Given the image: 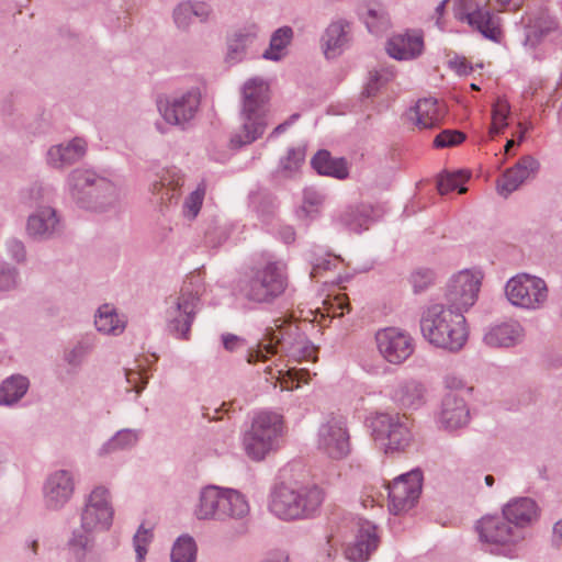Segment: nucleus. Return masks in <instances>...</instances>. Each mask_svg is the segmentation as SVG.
<instances>
[{
	"label": "nucleus",
	"instance_id": "obj_1",
	"mask_svg": "<svg viewBox=\"0 0 562 562\" xmlns=\"http://www.w3.org/2000/svg\"><path fill=\"white\" fill-rule=\"evenodd\" d=\"M270 89L260 77L247 79L240 88L239 130L232 136L231 145L239 148L252 144L265 134L269 123Z\"/></svg>",
	"mask_w": 562,
	"mask_h": 562
},
{
	"label": "nucleus",
	"instance_id": "obj_2",
	"mask_svg": "<svg viewBox=\"0 0 562 562\" xmlns=\"http://www.w3.org/2000/svg\"><path fill=\"white\" fill-rule=\"evenodd\" d=\"M420 330L429 344L451 352L461 350L468 340L463 313L443 303H432L424 310Z\"/></svg>",
	"mask_w": 562,
	"mask_h": 562
},
{
	"label": "nucleus",
	"instance_id": "obj_3",
	"mask_svg": "<svg viewBox=\"0 0 562 562\" xmlns=\"http://www.w3.org/2000/svg\"><path fill=\"white\" fill-rule=\"evenodd\" d=\"M278 348L286 357L301 361L314 357L315 347L297 325L286 321L274 319V327L266 330V339L248 349V363L265 362L269 356L276 355Z\"/></svg>",
	"mask_w": 562,
	"mask_h": 562
},
{
	"label": "nucleus",
	"instance_id": "obj_4",
	"mask_svg": "<svg viewBox=\"0 0 562 562\" xmlns=\"http://www.w3.org/2000/svg\"><path fill=\"white\" fill-rule=\"evenodd\" d=\"M66 190L81 209L93 212L113 210L120 201V189L111 180L91 169L77 168L66 179Z\"/></svg>",
	"mask_w": 562,
	"mask_h": 562
},
{
	"label": "nucleus",
	"instance_id": "obj_5",
	"mask_svg": "<svg viewBox=\"0 0 562 562\" xmlns=\"http://www.w3.org/2000/svg\"><path fill=\"white\" fill-rule=\"evenodd\" d=\"M204 290L200 274H191L186 278L179 292L166 299V325L175 338L190 339L191 326L202 307L201 296Z\"/></svg>",
	"mask_w": 562,
	"mask_h": 562
},
{
	"label": "nucleus",
	"instance_id": "obj_6",
	"mask_svg": "<svg viewBox=\"0 0 562 562\" xmlns=\"http://www.w3.org/2000/svg\"><path fill=\"white\" fill-rule=\"evenodd\" d=\"M323 499V491L316 485L280 484L271 492L269 509L283 520L308 518L316 513Z\"/></svg>",
	"mask_w": 562,
	"mask_h": 562
},
{
	"label": "nucleus",
	"instance_id": "obj_7",
	"mask_svg": "<svg viewBox=\"0 0 562 562\" xmlns=\"http://www.w3.org/2000/svg\"><path fill=\"white\" fill-rule=\"evenodd\" d=\"M289 285L286 265L282 261H268L252 270L243 281L240 293L247 301L270 304L280 297Z\"/></svg>",
	"mask_w": 562,
	"mask_h": 562
},
{
	"label": "nucleus",
	"instance_id": "obj_8",
	"mask_svg": "<svg viewBox=\"0 0 562 562\" xmlns=\"http://www.w3.org/2000/svg\"><path fill=\"white\" fill-rule=\"evenodd\" d=\"M282 435V416L269 411L259 412L254 416L250 428L244 434L245 452L250 459L261 461L278 447Z\"/></svg>",
	"mask_w": 562,
	"mask_h": 562
},
{
	"label": "nucleus",
	"instance_id": "obj_9",
	"mask_svg": "<svg viewBox=\"0 0 562 562\" xmlns=\"http://www.w3.org/2000/svg\"><path fill=\"white\" fill-rule=\"evenodd\" d=\"M371 427L374 439L384 442L386 453L404 451L413 441V423L406 414L379 413Z\"/></svg>",
	"mask_w": 562,
	"mask_h": 562
},
{
	"label": "nucleus",
	"instance_id": "obj_10",
	"mask_svg": "<svg viewBox=\"0 0 562 562\" xmlns=\"http://www.w3.org/2000/svg\"><path fill=\"white\" fill-rule=\"evenodd\" d=\"M201 104L199 88L176 92L157 99V109L167 124L186 130L196 116Z\"/></svg>",
	"mask_w": 562,
	"mask_h": 562
},
{
	"label": "nucleus",
	"instance_id": "obj_11",
	"mask_svg": "<svg viewBox=\"0 0 562 562\" xmlns=\"http://www.w3.org/2000/svg\"><path fill=\"white\" fill-rule=\"evenodd\" d=\"M505 295L512 305L528 311H536L546 304L548 286L544 280L539 277L529 273H518L506 282Z\"/></svg>",
	"mask_w": 562,
	"mask_h": 562
},
{
	"label": "nucleus",
	"instance_id": "obj_12",
	"mask_svg": "<svg viewBox=\"0 0 562 562\" xmlns=\"http://www.w3.org/2000/svg\"><path fill=\"white\" fill-rule=\"evenodd\" d=\"M476 528L480 540L491 546L492 553L507 557L514 555L513 546L525 538L522 530L510 526L505 517H484L479 521Z\"/></svg>",
	"mask_w": 562,
	"mask_h": 562
},
{
	"label": "nucleus",
	"instance_id": "obj_13",
	"mask_svg": "<svg viewBox=\"0 0 562 562\" xmlns=\"http://www.w3.org/2000/svg\"><path fill=\"white\" fill-rule=\"evenodd\" d=\"M114 508L108 487L98 485L86 496L80 512V522L95 532L110 530L113 524Z\"/></svg>",
	"mask_w": 562,
	"mask_h": 562
},
{
	"label": "nucleus",
	"instance_id": "obj_14",
	"mask_svg": "<svg viewBox=\"0 0 562 562\" xmlns=\"http://www.w3.org/2000/svg\"><path fill=\"white\" fill-rule=\"evenodd\" d=\"M454 16L479 31L485 38L497 42L501 29L497 18L482 0H453Z\"/></svg>",
	"mask_w": 562,
	"mask_h": 562
},
{
	"label": "nucleus",
	"instance_id": "obj_15",
	"mask_svg": "<svg viewBox=\"0 0 562 562\" xmlns=\"http://www.w3.org/2000/svg\"><path fill=\"white\" fill-rule=\"evenodd\" d=\"M317 449L334 460H341L350 452V436L342 416H328L318 427Z\"/></svg>",
	"mask_w": 562,
	"mask_h": 562
},
{
	"label": "nucleus",
	"instance_id": "obj_16",
	"mask_svg": "<svg viewBox=\"0 0 562 562\" xmlns=\"http://www.w3.org/2000/svg\"><path fill=\"white\" fill-rule=\"evenodd\" d=\"M481 281L479 271L465 269L453 274L447 284L446 305L464 313L476 302Z\"/></svg>",
	"mask_w": 562,
	"mask_h": 562
},
{
	"label": "nucleus",
	"instance_id": "obj_17",
	"mask_svg": "<svg viewBox=\"0 0 562 562\" xmlns=\"http://www.w3.org/2000/svg\"><path fill=\"white\" fill-rule=\"evenodd\" d=\"M423 485V473L419 469L401 474L387 486L390 510L400 515L413 508L417 503Z\"/></svg>",
	"mask_w": 562,
	"mask_h": 562
},
{
	"label": "nucleus",
	"instance_id": "obj_18",
	"mask_svg": "<svg viewBox=\"0 0 562 562\" xmlns=\"http://www.w3.org/2000/svg\"><path fill=\"white\" fill-rule=\"evenodd\" d=\"M375 342L380 355L392 364L405 362L415 350L413 337L398 327H386L378 330Z\"/></svg>",
	"mask_w": 562,
	"mask_h": 562
},
{
	"label": "nucleus",
	"instance_id": "obj_19",
	"mask_svg": "<svg viewBox=\"0 0 562 562\" xmlns=\"http://www.w3.org/2000/svg\"><path fill=\"white\" fill-rule=\"evenodd\" d=\"M74 493L75 479L72 473L63 469L55 470L43 482V505L49 512H59L70 502Z\"/></svg>",
	"mask_w": 562,
	"mask_h": 562
},
{
	"label": "nucleus",
	"instance_id": "obj_20",
	"mask_svg": "<svg viewBox=\"0 0 562 562\" xmlns=\"http://www.w3.org/2000/svg\"><path fill=\"white\" fill-rule=\"evenodd\" d=\"M561 33L559 19L547 8H541L528 14L522 45L528 49H536L548 37L559 36Z\"/></svg>",
	"mask_w": 562,
	"mask_h": 562
},
{
	"label": "nucleus",
	"instance_id": "obj_21",
	"mask_svg": "<svg viewBox=\"0 0 562 562\" xmlns=\"http://www.w3.org/2000/svg\"><path fill=\"white\" fill-rule=\"evenodd\" d=\"M63 228L61 217L55 207L38 206L27 216L25 232L32 240L45 243L60 236Z\"/></svg>",
	"mask_w": 562,
	"mask_h": 562
},
{
	"label": "nucleus",
	"instance_id": "obj_22",
	"mask_svg": "<svg viewBox=\"0 0 562 562\" xmlns=\"http://www.w3.org/2000/svg\"><path fill=\"white\" fill-rule=\"evenodd\" d=\"M540 164L531 155L522 156L512 168H508L497 181V192L508 196L525 181L533 178L539 171Z\"/></svg>",
	"mask_w": 562,
	"mask_h": 562
},
{
	"label": "nucleus",
	"instance_id": "obj_23",
	"mask_svg": "<svg viewBox=\"0 0 562 562\" xmlns=\"http://www.w3.org/2000/svg\"><path fill=\"white\" fill-rule=\"evenodd\" d=\"M470 411L463 397L457 393H447L441 402L437 423L440 428L452 431L468 425Z\"/></svg>",
	"mask_w": 562,
	"mask_h": 562
},
{
	"label": "nucleus",
	"instance_id": "obj_24",
	"mask_svg": "<svg viewBox=\"0 0 562 562\" xmlns=\"http://www.w3.org/2000/svg\"><path fill=\"white\" fill-rule=\"evenodd\" d=\"M355 541L345 549V555L352 562H364L378 549L376 527L368 520L360 519Z\"/></svg>",
	"mask_w": 562,
	"mask_h": 562
},
{
	"label": "nucleus",
	"instance_id": "obj_25",
	"mask_svg": "<svg viewBox=\"0 0 562 562\" xmlns=\"http://www.w3.org/2000/svg\"><path fill=\"white\" fill-rule=\"evenodd\" d=\"M88 143L82 137H74L69 142L49 147L46 154L47 164L55 169H63L80 161L87 154Z\"/></svg>",
	"mask_w": 562,
	"mask_h": 562
},
{
	"label": "nucleus",
	"instance_id": "obj_26",
	"mask_svg": "<svg viewBox=\"0 0 562 562\" xmlns=\"http://www.w3.org/2000/svg\"><path fill=\"white\" fill-rule=\"evenodd\" d=\"M193 513L199 520L223 522V487L217 485L203 487L199 493Z\"/></svg>",
	"mask_w": 562,
	"mask_h": 562
},
{
	"label": "nucleus",
	"instance_id": "obj_27",
	"mask_svg": "<svg viewBox=\"0 0 562 562\" xmlns=\"http://www.w3.org/2000/svg\"><path fill=\"white\" fill-rule=\"evenodd\" d=\"M503 515L515 528L521 530L538 519L540 508L530 497H516L503 507Z\"/></svg>",
	"mask_w": 562,
	"mask_h": 562
},
{
	"label": "nucleus",
	"instance_id": "obj_28",
	"mask_svg": "<svg viewBox=\"0 0 562 562\" xmlns=\"http://www.w3.org/2000/svg\"><path fill=\"white\" fill-rule=\"evenodd\" d=\"M524 337V327L516 321H509L491 326L483 339L493 348H510L522 342Z\"/></svg>",
	"mask_w": 562,
	"mask_h": 562
},
{
	"label": "nucleus",
	"instance_id": "obj_29",
	"mask_svg": "<svg viewBox=\"0 0 562 562\" xmlns=\"http://www.w3.org/2000/svg\"><path fill=\"white\" fill-rule=\"evenodd\" d=\"M423 36L416 31L393 35L386 43L387 54L397 60L414 59L423 53Z\"/></svg>",
	"mask_w": 562,
	"mask_h": 562
},
{
	"label": "nucleus",
	"instance_id": "obj_30",
	"mask_svg": "<svg viewBox=\"0 0 562 562\" xmlns=\"http://www.w3.org/2000/svg\"><path fill=\"white\" fill-rule=\"evenodd\" d=\"M426 389L417 380L400 381L391 393V400L401 409H418L425 404Z\"/></svg>",
	"mask_w": 562,
	"mask_h": 562
},
{
	"label": "nucleus",
	"instance_id": "obj_31",
	"mask_svg": "<svg viewBox=\"0 0 562 562\" xmlns=\"http://www.w3.org/2000/svg\"><path fill=\"white\" fill-rule=\"evenodd\" d=\"M372 221V207L367 204L347 206L333 218L336 226L358 234L367 231Z\"/></svg>",
	"mask_w": 562,
	"mask_h": 562
},
{
	"label": "nucleus",
	"instance_id": "obj_32",
	"mask_svg": "<svg viewBox=\"0 0 562 562\" xmlns=\"http://www.w3.org/2000/svg\"><path fill=\"white\" fill-rule=\"evenodd\" d=\"M350 24L344 20L330 23L322 36V45L326 58L339 56L350 41Z\"/></svg>",
	"mask_w": 562,
	"mask_h": 562
},
{
	"label": "nucleus",
	"instance_id": "obj_33",
	"mask_svg": "<svg viewBox=\"0 0 562 562\" xmlns=\"http://www.w3.org/2000/svg\"><path fill=\"white\" fill-rule=\"evenodd\" d=\"M212 13V8L204 1H182L173 9L172 18L176 26L181 31H188L194 19L206 22Z\"/></svg>",
	"mask_w": 562,
	"mask_h": 562
},
{
	"label": "nucleus",
	"instance_id": "obj_34",
	"mask_svg": "<svg viewBox=\"0 0 562 562\" xmlns=\"http://www.w3.org/2000/svg\"><path fill=\"white\" fill-rule=\"evenodd\" d=\"M186 182L182 171L176 167L166 169L159 180L153 183V193L159 196L161 203H171L180 195V190Z\"/></svg>",
	"mask_w": 562,
	"mask_h": 562
},
{
	"label": "nucleus",
	"instance_id": "obj_35",
	"mask_svg": "<svg viewBox=\"0 0 562 562\" xmlns=\"http://www.w3.org/2000/svg\"><path fill=\"white\" fill-rule=\"evenodd\" d=\"M140 436L139 429H120L95 450V456L105 459L114 453L131 450L138 443Z\"/></svg>",
	"mask_w": 562,
	"mask_h": 562
},
{
	"label": "nucleus",
	"instance_id": "obj_36",
	"mask_svg": "<svg viewBox=\"0 0 562 562\" xmlns=\"http://www.w3.org/2000/svg\"><path fill=\"white\" fill-rule=\"evenodd\" d=\"M127 317L111 304H102L94 314V326L103 335L120 336L126 328Z\"/></svg>",
	"mask_w": 562,
	"mask_h": 562
},
{
	"label": "nucleus",
	"instance_id": "obj_37",
	"mask_svg": "<svg viewBox=\"0 0 562 562\" xmlns=\"http://www.w3.org/2000/svg\"><path fill=\"white\" fill-rule=\"evenodd\" d=\"M443 116V109L434 98L418 100L411 111V120L414 121L419 128H432L440 124Z\"/></svg>",
	"mask_w": 562,
	"mask_h": 562
},
{
	"label": "nucleus",
	"instance_id": "obj_38",
	"mask_svg": "<svg viewBox=\"0 0 562 562\" xmlns=\"http://www.w3.org/2000/svg\"><path fill=\"white\" fill-rule=\"evenodd\" d=\"M313 169L323 176L344 180L349 176V164L342 157H333L328 150H318L311 160Z\"/></svg>",
	"mask_w": 562,
	"mask_h": 562
},
{
	"label": "nucleus",
	"instance_id": "obj_39",
	"mask_svg": "<svg viewBox=\"0 0 562 562\" xmlns=\"http://www.w3.org/2000/svg\"><path fill=\"white\" fill-rule=\"evenodd\" d=\"M250 512L246 496L235 488L223 487V522L243 520Z\"/></svg>",
	"mask_w": 562,
	"mask_h": 562
},
{
	"label": "nucleus",
	"instance_id": "obj_40",
	"mask_svg": "<svg viewBox=\"0 0 562 562\" xmlns=\"http://www.w3.org/2000/svg\"><path fill=\"white\" fill-rule=\"evenodd\" d=\"M98 532L88 530L80 522V526L74 528L67 539V549L77 562H82L87 554L91 552L95 543Z\"/></svg>",
	"mask_w": 562,
	"mask_h": 562
},
{
	"label": "nucleus",
	"instance_id": "obj_41",
	"mask_svg": "<svg viewBox=\"0 0 562 562\" xmlns=\"http://www.w3.org/2000/svg\"><path fill=\"white\" fill-rule=\"evenodd\" d=\"M30 381L25 375L12 374L0 385V406H13L27 392Z\"/></svg>",
	"mask_w": 562,
	"mask_h": 562
},
{
	"label": "nucleus",
	"instance_id": "obj_42",
	"mask_svg": "<svg viewBox=\"0 0 562 562\" xmlns=\"http://www.w3.org/2000/svg\"><path fill=\"white\" fill-rule=\"evenodd\" d=\"M256 34L250 31L235 32L227 41L226 61L231 65L241 61L247 49L255 42Z\"/></svg>",
	"mask_w": 562,
	"mask_h": 562
},
{
	"label": "nucleus",
	"instance_id": "obj_43",
	"mask_svg": "<svg viewBox=\"0 0 562 562\" xmlns=\"http://www.w3.org/2000/svg\"><path fill=\"white\" fill-rule=\"evenodd\" d=\"M293 38V30L290 26H282L276 30L270 38L269 48L265 50L262 57L268 60L279 61L286 54V47Z\"/></svg>",
	"mask_w": 562,
	"mask_h": 562
},
{
	"label": "nucleus",
	"instance_id": "obj_44",
	"mask_svg": "<svg viewBox=\"0 0 562 562\" xmlns=\"http://www.w3.org/2000/svg\"><path fill=\"white\" fill-rule=\"evenodd\" d=\"M361 19L368 31L375 36L386 33L391 27L389 12L380 4L368 8Z\"/></svg>",
	"mask_w": 562,
	"mask_h": 562
},
{
	"label": "nucleus",
	"instance_id": "obj_45",
	"mask_svg": "<svg viewBox=\"0 0 562 562\" xmlns=\"http://www.w3.org/2000/svg\"><path fill=\"white\" fill-rule=\"evenodd\" d=\"M198 546L193 537L188 533L179 536L172 544L171 562H195Z\"/></svg>",
	"mask_w": 562,
	"mask_h": 562
},
{
	"label": "nucleus",
	"instance_id": "obj_46",
	"mask_svg": "<svg viewBox=\"0 0 562 562\" xmlns=\"http://www.w3.org/2000/svg\"><path fill=\"white\" fill-rule=\"evenodd\" d=\"M323 204V195L319 191L314 188H306L303 191L302 205L297 210L296 214L300 218H314Z\"/></svg>",
	"mask_w": 562,
	"mask_h": 562
},
{
	"label": "nucleus",
	"instance_id": "obj_47",
	"mask_svg": "<svg viewBox=\"0 0 562 562\" xmlns=\"http://www.w3.org/2000/svg\"><path fill=\"white\" fill-rule=\"evenodd\" d=\"M305 160L304 148H290L284 158L280 160L279 172L286 178L294 177Z\"/></svg>",
	"mask_w": 562,
	"mask_h": 562
},
{
	"label": "nucleus",
	"instance_id": "obj_48",
	"mask_svg": "<svg viewBox=\"0 0 562 562\" xmlns=\"http://www.w3.org/2000/svg\"><path fill=\"white\" fill-rule=\"evenodd\" d=\"M509 111L510 106L505 99L498 98L493 104L492 124L488 131L491 137L499 134L501 131L507 126Z\"/></svg>",
	"mask_w": 562,
	"mask_h": 562
},
{
	"label": "nucleus",
	"instance_id": "obj_49",
	"mask_svg": "<svg viewBox=\"0 0 562 562\" xmlns=\"http://www.w3.org/2000/svg\"><path fill=\"white\" fill-rule=\"evenodd\" d=\"M91 350L92 344L88 339H81L64 351V360L71 368H79Z\"/></svg>",
	"mask_w": 562,
	"mask_h": 562
},
{
	"label": "nucleus",
	"instance_id": "obj_50",
	"mask_svg": "<svg viewBox=\"0 0 562 562\" xmlns=\"http://www.w3.org/2000/svg\"><path fill=\"white\" fill-rule=\"evenodd\" d=\"M55 191L53 187L43 183L33 184L27 194L30 206H52L49 203L53 201Z\"/></svg>",
	"mask_w": 562,
	"mask_h": 562
},
{
	"label": "nucleus",
	"instance_id": "obj_51",
	"mask_svg": "<svg viewBox=\"0 0 562 562\" xmlns=\"http://www.w3.org/2000/svg\"><path fill=\"white\" fill-rule=\"evenodd\" d=\"M468 177H465L462 171L457 173H447L441 176L438 179L437 188L440 194H447L454 190H458L460 194L465 193L467 188L462 186V182L465 181Z\"/></svg>",
	"mask_w": 562,
	"mask_h": 562
},
{
	"label": "nucleus",
	"instance_id": "obj_52",
	"mask_svg": "<svg viewBox=\"0 0 562 562\" xmlns=\"http://www.w3.org/2000/svg\"><path fill=\"white\" fill-rule=\"evenodd\" d=\"M392 78L393 71L387 68L371 71L363 94L368 98L374 97Z\"/></svg>",
	"mask_w": 562,
	"mask_h": 562
},
{
	"label": "nucleus",
	"instance_id": "obj_53",
	"mask_svg": "<svg viewBox=\"0 0 562 562\" xmlns=\"http://www.w3.org/2000/svg\"><path fill=\"white\" fill-rule=\"evenodd\" d=\"M204 194V188L198 187L186 198L183 203V215L188 220H193L198 216L203 203Z\"/></svg>",
	"mask_w": 562,
	"mask_h": 562
},
{
	"label": "nucleus",
	"instance_id": "obj_54",
	"mask_svg": "<svg viewBox=\"0 0 562 562\" xmlns=\"http://www.w3.org/2000/svg\"><path fill=\"white\" fill-rule=\"evenodd\" d=\"M19 271L8 262L0 263V293L9 292L18 286Z\"/></svg>",
	"mask_w": 562,
	"mask_h": 562
},
{
	"label": "nucleus",
	"instance_id": "obj_55",
	"mask_svg": "<svg viewBox=\"0 0 562 562\" xmlns=\"http://www.w3.org/2000/svg\"><path fill=\"white\" fill-rule=\"evenodd\" d=\"M434 281L435 272L428 268H418L411 274V283L415 293L427 290Z\"/></svg>",
	"mask_w": 562,
	"mask_h": 562
},
{
	"label": "nucleus",
	"instance_id": "obj_56",
	"mask_svg": "<svg viewBox=\"0 0 562 562\" xmlns=\"http://www.w3.org/2000/svg\"><path fill=\"white\" fill-rule=\"evenodd\" d=\"M464 139L465 135L462 132L445 130L435 137L434 145L438 148L451 147L461 144Z\"/></svg>",
	"mask_w": 562,
	"mask_h": 562
},
{
	"label": "nucleus",
	"instance_id": "obj_57",
	"mask_svg": "<svg viewBox=\"0 0 562 562\" xmlns=\"http://www.w3.org/2000/svg\"><path fill=\"white\" fill-rule=\"evenodd\" d=\"M8 256L18 263L24 262L26 259L25 245L21 239L11 237L5 241Z\"/></svg>",
	"mask_w": 562,
	"mask_h": 562
},
{
	"label": "nucleus",
	"instance_id": "obj_58",
	"mask_svg": "<svg viewBox=\"0 0 562 562\" xmlns=\"http://www.w3.org/2000/svg\"><path fill=\"white\" fill-rule=\"evenodd\" d=\"M125 376L127 383L131 385L130 391H135L137 394L142 393L148 383V378L136 370H127Z\"/></svg>",
	"mask_w": 562,
	"mask_h": 562
},
{
	"label": "nucleus",
	"instance_id": "obj_59",
	"mask_svg": "<svg viewBox=\"0 0 562 562\" xmlns=\"http://www.w3.org/2000/svg\"><path fill=\"white\" fill-rule=\"evenodd\" d=\"M337 258H319L312 262L311 278H316L321 271L330 270L336 266Z\"/></svg>",
	"mask_w": 562,
	"mask_h": 562
},
{
	"label": "nucleus",
	"instance_id": "obj_60",
	"mask_svg": "<svg viewBox=\"0 0 562 562\" xmlns=\"http://www.w3.org/2000/svg\"><path fill=\"white\" fill-rule=\"evenodd\" d=\"M151 537L150 530L140 525L133 537V546H148L151 541Z\"/></svg>",
	"mask_w": 562,
	"mask_h": 562
},
{
	"label": "nucleus",
	"instance_id": "obj_61",
	"mask_svg": "<svg viewBox=\"0 0 562 562\" xmlns=\"http://www.w3.org/2000/svg\"><path fill=\"white\" fill-rule=\"evenodd\" d=\"M222 340H223V346L226 350L228 351H234L236 350L237 348H239L244 340L236 336V335H233V334H225L222 336Z\"/></svg>",
	"mask_w": 562,
	"mask_h": 562
},
{
	"label": "nucleus",
	"instance_id": "obj_62",
	"mask_svg": "<svg viewBox=\"0 0 562 562\" xmlns=\"http://www.w3.org/2000/svg\"><path fill=\"white\" fill-rule=\"evenodd\" d=\"M299 117V114H293L290 116L289 120H286L285 122L279 124L272 132L271 134L269 135V138H273V137H277L279 136L280 134L284 133L289 126H291V124H293V122L295 120H297Z\"/></svg>",
	"mask_w": 562,
	"mask_h": 562
},
{
	"label": "nucleus",
	"instance_id": "obj_63",
	"mask_svg": "<svg viewBox=\"0 0 562 562\" xmlns=\"http://www.w3.org/2000/svg\"><path fill=\"white\" fill-rule=\"evenodd\" d=\"M562 542V518L553 525L552 529V543L559 548Z\"/></svg>",
	"mask_w": 562,
	"mask_h": 562
},
{
	"label": "nucleus",
	"instance_id": "obj_64",
	"mask_svg": "<svg viewBox=\"0 0 562 562\" xmlns=\"http://www.w3.org/2000/svg\"><path fill=\"white\" fill-rule=\"evenodd\" d=\"M279 235L285 244H291L295 240V232L291 226H282L279 229Z\"/></svg>",
	"mask_w": 562,
	"mask_h": 562
}]
</instances>
